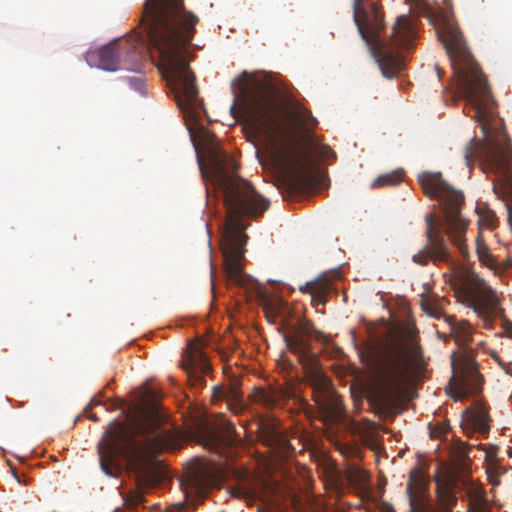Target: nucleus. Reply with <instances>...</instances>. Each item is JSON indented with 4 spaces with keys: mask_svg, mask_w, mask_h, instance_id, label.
Listing matches in <instances>:
<instances>
[{
    "mask_svg": "<svg viewBox=\"0 0 512 512\" xmlns=\"http://www.w3.org/2000/svg\"><path fill=\"white\" fill-rule=\"evenodd\" d=\"M476 253L478 259L488 268L496 267L497 258L491 253L489 247L486 245L481 233L478 234L475 240Z\"/></svg>",
    "mask_w": 512,
    "mask_h": 512,
    "instance_id": "nucleus-23",
    "label": "nucleus"
},
{
    "mask_svg": "<svg viewBox=\"0 0 512 512\" xmlns=\"http://www.w3.org/2000/svg\"><path fill=\"white\" fill-rule=\"evenodd\" d=\"M512 267V261L510 258L503 259L499 261L497 259L496 267H490L495 273L501 274L505 271H508Z\"/></svg>",
    "mask_w": 512,
    "mask_h": 512,
    "instance_id": "nucleus-32",
    "label": "nucleus"
},
{
    "mask_svg": "<svg viewBox=\"0 0 512 512\" xmlns=\"http://www.w3.org/2000/svg\"><path fill=\"white\" fill-rule=\"evenodd\" d=\"M445 321L460 346V351L452 354V376L447 387L448 395L459 401L482 391L483 376L478 370L475 351L466 346L472 340V326L466 320L456 322L454 316H445Z\"/></svg>",
    "mask_w": 512,
    "mask_h": 512,
    "instance_id": "nucleus-8",
    "label": "nucleus"
},
{
    "mask_svg": "<svg viewBox=\"0 0 512 512\" xmlns=\"http://www.w3.org/2000/svg\"><path fill=\"white\" fill-rule=\"evenodd\" d=\"M262 482L250 475L244 474L236 483L231 487V494L234 497L243 498L246 501H254L261 497Z\"/></svg>",
    "mask_w": 512,
    "mask_h": 512,
    "instance_id": "nucleus-17",
    "label": "nucleus"
},
{
    "mask_svg": "<svg viewBox=\"0 0 512 512\" xmlns=\"http://www.w3.org/2000/svg\"><path fill=\"white\" fill-rule=\"evenodd\" d=\"M418 330L416 327H409L406 331L407 353L411 365L417 371L425 369L426 362L422 347L417 340Z\"/></svg>",
    "mask_w": 512,
    "mask_h": 512,
    "instance_id": "nucleus-20",
    "label": "nucleus"
},
{
    "mask_svg": "<svg viewBox=\"0 0 512 512\" xmlns=\"http://www.w3.org/2000/svg\"><path fill=\"white\" fill-rule=\"evenodd\" d=\"M288 304L282 300H277L275 303L270 304L266 307V315L269 318L271 313L274 315L282 313V311L287 309Z\"/></svg>",
    "mask_w": 512,
    "mask_h": 512,
    "instance_id": "nucleus-31",
    "label": "nucleus"
},
{
    "mask_svg": "<svg viewBox=\"0 0 512 512\" xmlns=\"http://www.w3.org/2000/svg\"><path fill=\"white\" fill-rule=\"evenodd\" d=\"M444 496H445V498H447V499L450 497V495H449V493H448V492H445V493H444V492H441V493H439V498H440V500H441V501H443V500H442V498H443Z\"/></svg>",
    "mask_w": 512,
    "mask_h": 512,
    "instance_id": "nucleus-40",
    "label": "nucleus"
},
{
    "mask_svg": "<svg viewBox=\"0 0 512 512\" xmlns=\"http://www.w3.org/2000/svg\"><path fill=\"white\" fill-rule=\"evenodd\" d=\"M263 441L276 451L286 450L289 447V442L286 437L275 429L264 432Z\"/></svg>",
    "mask_w": 512,
    "mask_h": 512,
    "instance_id": "nucleus-25",
    "label": "nucleus"
},
{
    "mask_svg": "<svg viewBox=\"0 0 512 512\" xmlns=\"http://www.w3.org/2000/svg\"><path fill=\"white\" fill-rule=\"evenodd\" d=\"M312 335L318 341L325 339L324 333L317 331L312 322L302 321L284 334V341L289 351L297 355L300 363L307 369V381L313 390V399L323 421L334 424L344 419V405L341 397L334 391L330 379L315 366L310 347Z\"/></svg>",
    "mask_w": 512,
    "mask_h": 512,
    "instance_id": "nucleus-7",
    "label": "nucleus"
},
{
    "mask_svg": "<svg viewBox=\"0 0 512 512\" xmlns=\"http://www.w3.org/2000/svg\"><path fill=\"white\" fill-rule=\"evenodd\" d=\"M277 157L288 175L292 191L305 192L317 186L314 161L307 151L285 144V148L277 152Z\"/></svg>",
    "mask_w": 512,
    "mask_h": 512,
    "instance_id": "nucleus-10",
    "label": "nucleus"
},
{
    "mask_svg": "<svg viewBox=\"0 0 512 512\" xmlns=\"http://www.w3.org/2000/svg\"><path fill=\"white\" fill-rule=\"evenodd\" d=\"M490 422L488 408L481 401H475L463 411L462 428L468 436L479 433L487 437L490 432Z\"/></svg>",
    "mask_w": 512,
    "mask_h": 512,
    "instance_id": "nucleus-14",
    "label": "nucleus"
},
{
    "mask_svg": "<svg viewBox=\"0 0 512 512\" xmlns=\"http://www.w3.org/2000/svg\"><path fill=\"white\" fill-rule=\"evenodd\" d=\"M119 40L110 42L98 49L86 53V61L91 67H97L106 71H117L119 69Z\"/></svg>",
    "mask_w": 512,
    "mask_h": 512,
    "instance_id": "nucleus-15",
    "label": "nucleus"
},
{
    "mask_svg": "<svg viewBox=\"0 0 512 512\" xmlns=\"http://www.w3.org/2000/svg\"><path fill=\"white\" fill-rule=\"evenodd\" d=\"M505 332L510 338H512V323H507L505 325Z\"/></svg>",
    "mask_w": 512,
    "mask_h": 512,
    "instance_id": "nucleus-38",
    "label": "nucleus"
},
{
    "mask_svg": "<svg viewBox=\"0 0 512 512\" xmlns=\"http://www.w3.org/2000/svg\"><path fill=\"white\" fill-rule=\"evenodd\" d=\"M429 479L421 469L414 468L409 474L406 493L409 501L407 512H435L431 503Z\"/></svg>",
    "mask_w": 512,
    "mask_h": 512,
    "instance_id": "nucleus-12",
    "label": "nucleus"
},
{
    "mask_svg": "<svg viewBox=\"0 0 512 512\" xmlns=\"http://www.w3.org/2000/svg\"><path fill=\"white\" fill-rule=\"evenodd\" d=\"M322 157H329L330 154H334V152L331 150V148L329 146H322L321 149H320V152Z\"/></svg>",
    "mask_w": 512,
    "mask_h": 512,
    "instance_id": "nucleus-35",
    "label": "nucleus"
},
{
    "mask_svg": "<svg viewBox=\"0 0 512 512\" xmlns=\"http://www.w3.org/2000/svg\"><path fill=\"white\" fill-rule=\"evenodd\" d=\"M418 182L424 194L438 202L444 214V220L435 219L433 214L425 216L426 244L413 255V262L422 266L427 265L430 260L434 263L449 262L450 252L446 236L463 257L468 256V246L465 242L468 221L461 215V207L464 203L462 191L453 188L442 178L441 173H421L418 176Z\"/></svg>",
    "mask_w": 512,
    "mask_h": 512,
    "instance_id": "nucleus-4",
    "label": "nucleus"
},
{
    "mask_svg": "<svg viewBox=\"0 0 512 512\" xmlns=\"http://www.w3.org/2000/svg\"><path fill=\"white\" fill-rule=\"evenodd\" d=\"M494 191H495V193H497V194H498L497 186H496V184H495V183H494Z\"/></svg>",
    "mask_w": 512,
    "mask_h": 512,
    "instance_id": "nucleus-45",
    "label": "nucleus"
},
{
    "mask_svg": "<svg viewBox=\"0 0 512 512\" xmlns=\"http://www.w3.org/2000/svg\"><path fill=\"white\" fill-rule=\"evenodd\" d=\"M465 158H466L467 164L469 165L471 162V159H470V156L468 155V153H466Z\"/></svg>",
    "mask_w": 512,
    "mask_h": 512,
    "instance_id": "nucleus-42",
    "label": "nucleus"
},
{
    "mask_svg": "<svg viewBox=\"0 0 512 512\" xmlns=\"http://www.w3.org/2000/svg\"><path fill=\"white\" fill-rule=\"evenodd\" d=\"M232 397L235 399V401L228 402V406H229L230 410L233 411L234 413H239L240 411L243 410V404L241 401L237 400L238 395H237L236 390H234L232 388H225L223 386H215L213 388V393H212L213 400H222V399L229 400Z\"/></svg>",
    "mask_w": 512,
    "mask_h": 512,
    "instance_id": "nucleus-22",
    "label": "nucleus"
},
{
    "mask_svg": "<svg viewBox=\"0 0 512 512\" xmlns=\"http://www.w3.org/2000/svg\"><path fill=\"white\" fill-rule=\"evenodd\" d=\"M347 481L356 488H364L368 482V476L357 465H348L344 471Z\"/></svg>",
    "mask_w": 512,
    "mask_h": 512,
    "instance_id": "nucleus-24",
    "label": "nucleus"
},
{
    "mask_svg": "<svg viewBox=\"0 0 512 512\" xmlns=\"http://www.w3.org/2000/svg\"><path fill=\"white\" fill-rule=\"evenodd\" d=\"M446 299L439 297L435 294H421L420 295V306L422 311L434 319H440L441 317L447 316L444 314V304Z\"/></svg>",
    "mask_w": 512,
    "mask_h": 512,
    "instance_id": "nucleus-21",
    "label": "nucleus"
},
{
    "mask_svg": "<svg viewBox=\"0 0 512 512\" xmlns=\"http://www.w3.org/2000/svg\"><path fill=\"white\" fill-rule=\"evenodd\" d=\"M198 22L196 15L184 10L183 0H146L143 31H134L125 40L126 49L133 57L151 47L159 52L158 68L173 86L182 108L192 107L197 101L198 89L186 46L193 39Z\"/></svg>",
    "mask_w": 512,
    "mask_h": 512,
    "instance_id": "nucleus-1",
    "label": "nucleus"
},
{
    "mask_svg": "<svg viewBox=\"0 0 512 512\" xmlns=\"http://www.w3.org/2000/svg\"><path fill=\"white\" fill-rule=\"evenodd\" d=\"M437 73H438V76L440 77V76H441L442 71H441V69H440V68H438V67H437Z\"/></svg>",
    "mask_w": 512,
    "mask_h": 512,
    "instance_id": "nucleus-44",
    "label": "nucleus"
},
{
    "mask_svg": "<svg viewBox=\"0 0 512 512\" xmlns=\"http://www.w3.org/2000/svg\"><path fill=\"white\" fill-rule=\"evenodd\" d=\"M480 227L494 228L496 222V214L486 205L477 206Z\"/></svg>",
    "mask_w": 512,
    "mask_h": 512,
    "instance_id": "nucleus-29",
    "label": "nucleus"
},
{
    "mask_svg": "<svg viewBox=\"0 0 512 512\" xmlns=\"http://www.w3.org/2000/svg\"><path fill=\"white\" fill-rule=\"evenodd\" d=\"M124 506L130 511H136L139 506H145V492L142 487L130 490L123 496Z\"/></svg>",
    "mask_w": 512,
    "mask_h": 512,
    "instance_id": "nucleus-26",
    "label": "nucleus"
},
{
    "mask_svg": "<svg viewBox=\"0 0 512 512\" xmlns=\"http://www.w3.org/2000/svg\"><path fill=\"white\" fill-rule=\"evenodd\" d=\"M492 357H493L496 361L500 362L499 357H498V355H497L496 353H492Z\"/></svg>",
    "mask_w": 512,
    "mask_h": 512,
    "instance_id": "nucleus-43",
    "label": "nucleus"
},
{
    "mask_svg": "<svg viewBox=\"0 0 512 512\" xmlns=\"http://www.w3.org/2000/svg\"><path fill=\"white\" fill-rule=\"evenodd\" d=\"M333 290V283L331 279L322 274L316 279L306 282L299 287V291L303 294L311 296V303L313 306L324 305L327 302V297Z\"/></svg>",
    "mask_w": 512,
    "mask_h": 512,
    "instance_id": "nucleus-16",
    "label": "nucleus"
},
{
    "mask_svg": "<svg viewBox=\"0 0 512 512\" xmlns=\"http://www.w3.org/2000/svg\"><path fill=\"white\" fill-rule=\"evenodd\" d=\"M286 397L287 393L280 389L273 387H255L249 399L253 404L261 405L266 409H273Z\"/></svg>",
    "mask_w": 512,
    "mask_h": 512,
    "instance_id": "nucleus-18",
    "label": "nucleus"
},
{
    "mask_svg": "<svg viewBox=\"0 0 512 512\" xmlns=\"http://www.w3.org/2000/svg\"><path fill=\"white\" fill-rule=\"evenodd\" d=\"M127 81H128L129 85L133 89L141 92L142 86H143V81H142L141 78H138V77H128Z\"/></svg>",
    "mask_w": 512,
    "mask_h": 512,
    "instance_id": "nucleus-33",
    "label": "nucleus"
},
{
    "mask_svg": "<svg viewBox=\"0 0 512 512\" xmlns=\"http://www.w3.org/2000/svg\"><path fill=\"white\" fill-rule=\"evenodd\" d=\"M469 449H470V447L468 445H466L464 443H461L460 444V451H459L460 456H462V457L467 456L468 453H469Z\"/></svg>",
    "mask_w": 512,
    "mask_h": 512,
    "instance_id": "nucleus-37",
    "label": "nucleus"
},
{
    "mask_svg": "<svg viewBox=\"0 0 512 512\" xmlns=\"http://www.w3.org/2000/svg\"><path fill=\"white\" fill-rule=\"evenodd\" d=\"M86 415L91 421L97 422L99 420L98 416L94 413H90V411H88Z\"/></svg>",
    "mask_w": 512,
    "mask_h": 512,
    "instance_id": "nucleus-39",
    "label": "nucleus"
},
{
    "mask_svg": "<svg viewBox=\"0 0 512 512\" xmlns=\"http://www.w3.org/2000/svg\"><path fill=\"white\" fill-rule=\"evenodd\" d=\"M181 367L186 372L187 379L193 387L205 386V375L212 370L205 354L193 344H189L186 348L182 356Z\"/></svg>",
    "mask_w": 512,
    "mask_h": 512,
    "instance_id": "nucleus-13",
    "label": "nucleus"
},
{
    "mask_svg": "<svg viewBox=\"0 0 512 512\" xmlns=\"http://www.w3.org/2000/svg\"><path fill=\"white\" fill-rule=\"evenodd\" d=\"M198 162L203 179L221 193L226 207L221 251L227 280L246 287L249 277L243 269L247 235L242 218L262 216L269 207V200L238 175V164L234 158L218 146L208 148L207 165L201 159Z\"/></svg>",
    "mask_w": 512,
    "mask_h": 512,
    "instance_id": "nucleus-2",
    "label": "nucleus"
},
{
    "mask_svg": "<svg viewBox=\"0 0 512 512\" xmlns=\"http://www.w3.org/2000/svg\"><path fill=\"white\" fill-rule=\"evenodd\" d=\"M233 85H237L230 108L235 118L244 117L255 132L273 137L280 126L278 121V89L266 75L242 72Z\"/></svg>",
    "mask_w": 512,
    "mask_h": 512,
    "instance_id": "nucleus-6",
    "label": "nucleus"
},
{
    "mask_svg": "<svg viewBox=\"0 0 512 512\" xmlns=\"http://www.w3.org/2000/svg\"><path fill=\"white\" fill-rule=\"evenodd\" d=\"M498 446L496 445H490L488 447L487 450H485L486 454H485V458L486 460H492L493 458L496 457L497 453H498Z\"/></svg>",
    "mask_w": 512,
    "mask_h": 512,
    "instance_id": "nucleus-34",
    "label": "nucleus"
},
{
    "mask_svg": "<svg viewBox=\"0 0 512 512\" xmlns=\"http://www.w3.org/2000/svg\"><path fill=\"white\" fill-rule=\"evenodd\" d=\"M226 428H227L228 431L233 430L234 429V425L231 422H227Z\"/></svg>",
    "mask_w": 512,
    "mask_h": 512,
    "instance_id": "nucleus-41",
    "label": "nucleus"
},
{
    "mask_svg": "<svg viewBox=\"0 0 512 512\" xmlns=\"http://www.w3.org/2000/svg\"><path fill=\"white\" fill-rule=\"evenodd\" d=\"M102 402L99 401V400H96V398H93L90 403L85 407V413H87L88 411H90L92 409V407L94 406H98V405H101Z\"/></svg>",
    "mask_w": 512,
    "mask_h": 512,
    "instance_id": "nucleus-36",
    "label": "nucleus"
},
{
    "mask_svg": "<svg viewBox=\"0 0 512 512\" xmlns=\"http://www.w3.org/2000/svg\"><path fill=\"white\" fill-rule=\"evenodd\" d=\"M162 424L163 416L153 409L144 410L128 422L112 421L98 443L102 471L115 476L120 469L119 459L140 470L154 453L179 449L178 433L162 428Z\"/></svg>",
    "mask_w": 512,
    "mask_h": 512,
    "instance_id": "nucleus-3",
    "label": "nucleus"
},
{
    "mask_svg": "<svg viewBox=\"0 0 512 512\" xmlns=\"http://www.w3.org/2000/svg\"><path fill=\"white\" fill-rule=\"evenodd\" d=\"M401 180H402V175L397 172L384 174V175H380L378 178H376L373 181L372 187L376 188V187H383V186H393V185H396L399 182H401Z\"/></svg>",
    "mask_w": 512,
    "mask_h": 512,
    "instance_id": "nucleus-30",
    "label": "nucleus"
},
{
    "mask_svg": "<svg viewBox=\"0 0 512 512\" xmlns=\"http://www.w3.org/2000/svg\"><path fill=\"white\" fill-rule=\"evenodd\" d=\"M381 7L373 2L369 8L361 0H354L353 19L358 32L375 57L384 77H396L406 65L400 49H409L416 37V30L409 15L397 17L391 35L382 39L385 29Z\"/></svg>",
    "mask_w": 512,
    "mask_h": 512,
    "instance_id": "nucleus-5",
    "label": "nucleus"
},
{
    "mask_svg": "<svg viewBox=\"0 0 512 512\" xmlns=\"http://www.w3.org/2000/svg\"><path fill=\"white\" fill-rule=\"evenodd\" d=\"M460 290L477 314L486 316L496 308L495 291L477 274L465 273L460 279Z\"/></svg>",
    "mask_w": 512,
    "mask_h": 512,
    "instance_id": "nucleus-11",
    "label": "nucleus"
},
{
    "mask_svg": "<svg viewBox=\"0 0 512 512\" xmlns=\"http://www.w3.org/2000/svg\"><path fill=\"white\" fill-rule=\"evenodd\" d=\"M365 362L388 399L398 398L404 393L409 382V367L399 341L390 339L380 343L369 352Z\"/></svg>",
    "mask_w": 512,
    "mask_h": 512,
    "instance_id": "nucleus-9",
    "label": "nucleus"
},
{
    "mask_svg": "<svg viewBox=\"0 0 512 512\" xmlns=\"http://www.w3.org/2000/svg\"><path fill=\"white\" fill-rule=\"evenodd\" d=\"M469 511L470 512H490L486 505L484 495L481 490H471L469 493Z\"/></svg>",
    "mask_w": 512,
    "mask_h": 512,
    "instance_id": "nucleus-27",
    "label": "nucleus"
},
{
    "mask_svg": "<svg viewBox=\"0 0 512 512\" xmlns=\"http://www.w3.org/2000/svg\"><path fill=\"white\" fill-rule=\"evenodd\" d=\"M223 477L224 472L220 468L211 467L203 469L192 479L193 486L196 492L201 497H204L208 489L218 486Z\"/></svg>",
    "mask_w": 512,
    "mask_h": 512,
    "instance_id": "nucleus-19",
    "label": "nucleus"
},
{
    "mask_svg": "<svg viewBox=\"0 0 512 512\" xmlns=\"http://www.w3.org/2000/svg\"><path fill=\"white\" fill-rule=\"evenodd\" d=\"M295 118L298 124L307 130L317 125V120L313 117L311 112L303 107H298L295 110Z\"/></svg>",
    "mask_w": 512,
    "mask_h": 512,
    "instance_id": "nucleus-28",
    "label": "nucleus"
}]
</instances>
